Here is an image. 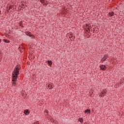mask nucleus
<instances>
[{"instance_id":"nucleus-12","label":"nucleus","mask_w":124,"mask_h":124,"mask_svg":"<svg viewBox=\"0 0 124 124\" xmlns=\"http://www.w3.org/2000/svg\"><path fill=\"white\" fill-rule=\"evenodd\" d=\"M19 25H20V27H22V28H24V26L22 24V22H19Z\"/></svg>"},{"instance_id":"nucleus-9","label":"nucleus","mask_w":124,"mask_h":124,"mask_svg":"<svg viewBox=\"0 0 124 124\" xmlns=\"http://www.w3.org/2000/svg\"><path fill=\"white\" fill-rule=\"evenodd\" d=\"M47 63L49 64V65H52V61L48 60L47 61Z\"/></svg>"},{"instance_id":"nucleus-16","label":"nucleus","mask_w":124,"mask_h":124,"mask_svg":"<svg viewBox=\"0 0 124 124\" xmlns=\"http://www.w3.org/2000/svg\"><path fill=\"white\" fill-rule=\"evenodd\" d=\"M39 124L38 122H35L34 124Z\"/></svg>"},{"instance_id":"nucleus-8","label":"nucleus","mask_w":124,"mask_h":124,"mask_svg":"<svg viewBox=\"0 0 124 124\" xmlns=\"http://www.w3.org/2000/svg\"><path fill=\"white\" fill-rule=\"evenodd\" d=\"M85 113H87V114H89V113H91V110L90 109H86L85 110Z\"/></svg>"},{"instance_id":"nucleus-10","label":"nucleus","mask_w":124,"mask_h":124,"mask_svg":"<svg viewBox=\"0 0 124 124\" xmlns=\"http://www.w3.org/2000/svg\"><path fill=\"white\" fill-rule=\"evenodd\" d=\"M79 122H80V123H83L84 120L82 118H79Z\"/></svg>"},{"instance_id":"nucleus-3","label":"nucleus","mask_w":124,"mask_h":124,"mask_svg":"<svg viewBox=\"0 0 124 124\" xmlns=\"http://www.w3.org/2000/svg\"><path fill=\"white\" fill-rule=\"evenodd\" d=\"M100 68L102 70H106V66L105 65H102L100 66Z\"/></svg>"},{"instance_id":"nucleus-15","label":"nucleus","mask_w":124,"mask_h":124,"mask_svg":"<svg viewBox=\"0 0 124 124\" xmlns=\"http://www.w3.org/2000/svg\"><path fill=\"white\" fill-rule=\"evenodd\" d=\"M45 114H48V111H45Z\"/></svg>"},{"instance_id":"nucleus-19","label":"nucleus","mask_w":124,"mask_h":124,"mask_svg":"<svg viewBox=\"0 0 124 124\" xmlns=\"http://www.w3.org/2000/svg\"><path fill=\"white\" fill-rule=\"evenodd\" d=\"M0 41H1V40L0 39Z\"/></svg>"},{"instance_id":"nucleus-5","label":"nucleus","mask_w":124,"mask_h":124,"mask_svg":"<svg viewBox=\"0 0 124 124\" xmlns=\"http://www.w3.org/2000/svg\"><path fill=\"white\" fill-rule=\"evenodd\" d=\"M108 15H109V16H110V17H112V16H114V12H111V13H109Z\"/></svg>"},{"instance_id":"nucleus-6","label":"nucleus","mask_w":124,"mask_h":124,"mask_svg":"<svg viewBox=\"0 0 124 124\" xmlns=\"http://www.w3.org/2000/svg\"><path fill=\"white\" fill-rule=\"evenodd\" d=\"M114 11L115 12V14H119V10H118V9H117V8H116L114 9Z\"/></svg>"},{"instance_id":"nucleus-11","label":"nucleus","mask_w":124,"mask_h":124,"mask_svg":"<svg viewBox=\"0 0 124 124\" xmlns=\"http://www.w3.org/2000/svg\"><path fill=\"white\" fill-rule=\"evenodd\" d=\"M101 94L103 95V96H104V95H105V91L102 92Z\"/></svg>"},{"instance_id":"nucleus-4","label":"nucleus","mask_w":124,"mask_h":124,"mask_svg":"<svg viewBox=\"0 0 124 124\" xmlns=\"http://www.w3.org/2000/svg\"><path fill=\"white\" fill-rule=\"evenodd\" d=\"M24 114L25 115H29V114H30V111H29V110L28 109H26V110H24Z\"/></svg>"},{"instance_id":"nucleus-18","label":"nucleus","mask_w":124,"mask_h":124,"mask_svg":"<svg viewBox=\"0 0 124 124\" xmlns=\"http://www.w3.org/2000/svg\"><path fill=\"white\" fill-rule=\"evenodd\" d=\"M88 30H90V28H88Z\"/></svg>"},{"instance_id":"nucleus-1","label":"nucleus","mask_w":124,"mask_h":124,"mask_svg":"<svg viewBox=\"0 0 124 124\" xmlns=\"http://www.w3.org/2000/svg\"><path fill=\"white\" fill-rule=\"evenodd\" d=\"M20 68L18 67V66H16L14 69V71L13 72L12 75H15V76H18L19 75Z\"/></svg>"},{"instance_id":"nucleus-17","label":"nucleus","mask_w":124,"mask_h":124,"mask_svg":"<svg viewBox=\"0 0 124 124\" xmlns=\"http://www.w3.org/2000/svg\"><path fill=\"white\" fill-rule=\"evenodd\" d=\"M12 8V7H10L9 9H11Z\"/></svg>"},{"instance_id":"nucleus-2","label":"nucleus","mask_w":124,"mask_h":124,"mask_svg":"<svg viewBox=\"0 0 124 124\" xmlns=\"http://www.w3.org/2000/svg\"><path fill=\"white\" fill-rule=\"evenodd\" d=\"M13 79L12 80V82H16V80H17V76H15V75H13Z\"/></svg>"},{"instance_id":"nucleus-7","label":"nucleus","mask_w":124,"mask_h":124,"mask_svg":"<svg viewBox=\"0 0 124 124\" xmlns=\"http://www.w3.org/2000/svg\"><path fill=\"white\" fill-rule=\"evenodd\" d=\"M3 42H5V43H10V41L7 40V39H4Z\"/></svg>"},{"instance_id":"nucleus-14","label":"nucleus","mask_w":124,"mask_h":124,"mask_svg":"<svg viewBox=\"0 0 124 124\" xmlns=\"http://www.w3.org/2000/svg\"><path fill=\"white\" fill-rule=\"evenodd\" d=\"M13 85L14 87H16V83L13 82Z\"/></svg>"},{"instance_id":"nucleus-13","label":"nucleus","mask_w":124,"mask_h":124,"mask_svg":"<svg viewBox=\"0 0 124 124\" xmlns=\"http://www.w3.org/2000/svg\"><path fill=\"white\" fill-rule=\"evenodd\" d=\"M40 1L41 3H44V0H40Z\"/></svg>"}]
</instances>
